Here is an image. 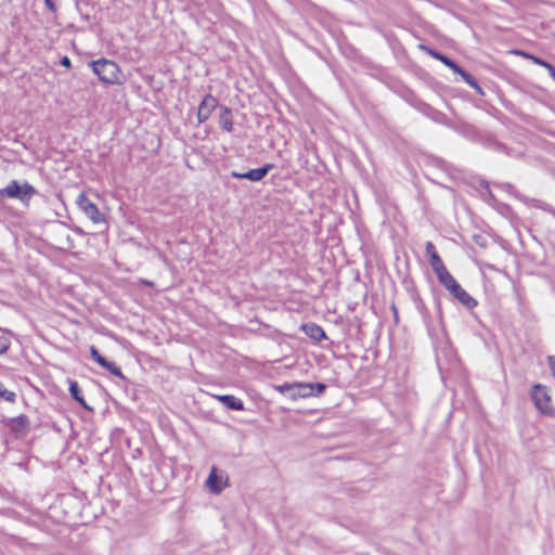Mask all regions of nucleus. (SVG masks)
<instances>
[{
    "instance_id": "29",
    "label": "nucleus",
    "mask_w": 555,
    "mask_h": 555,
    "mask_svg": "<svg viewBox=\"0 0 555 555\" xmlns=\"http://www.w3.org/2000/svg\"><path fill=\"white\" fill-rule=\"evenodd\" d=\"M548 72L551 76L555 79V67L553 66Z\"/></svg>"
},
{
    "instance_id": "30",
    "label": "nucleus",
    "mask_w": 555,
    "mask_h": 555,
    "mask_svg": "<svg viewBox=\"0 0 555 555\" xmlns=\"http://www.w3.org/2000/svg\"><path fill=\"white\" fill-rule=\"evenodd\" d=\"M544 67L550 70L553 66L550 63H546Z\"/></svg>"
},
{
    "instance_id": "2",
    "label": "nucleus",
    "mask_w": 555,
    "mask_h": 555,
    "mask_svg": "<svg viewBox=\"0 0 555 555\" xmlns=\"http://www.w3.org/2000/svg\"><path fill=\"white\" fill-rule=\"evenodd\" d=\"M89 65L101 81L108 85L119 83L120 69L114 61L100 59L91 61Z\"/></svg>"
},
{
    "instance_id": "4",
    "label": "nucleus",
    "mask_w": 555,
    "mask_h": 555,
    "mask_svg": "<svg viewBox=\"0 0 555 555\" xmlns=\"http://www.w3.org/2000/svg\"><path fill=\"white\" fill-rule=\"evenodd\" d=\"M531 399L535 408L543 414H548L552 410L551 397L546 387L537 384L532 387Z\"/></svg>"
},
{
    "instance_id": "16",
    "label": "nucleus",
    "mask_w": 555,
    "mask_h": 555,
    "mask_svg": "<svg viewBox=\"0 0 555 555\" xmlns=\"http://www.w3.org/2000/svg\"><path fill=\"white\" fill-rule=\"evenodd\" d=\"M16 393L8 390L4 385L0 382V400L7 401V402H15Z\"/></svg>"
},
{
    "instance_id": "9",
    "label": "nucleus",
    "mask_w": 555,
    "mask_h": 555,
    "mask_svg": "<svg viewBox=\"0 0 555 555\" xmlns=\"http://www.w3.org/2000/svg\"><path fill=\"white\" fill-rule=\"evenodd\" d=\"M7 427L14 434H26L29 429V420L25 414L12 417L8 421Z\"/></svg>"
},
{
    "instance_id": "3",
    "label": "nucleus",
    "mask_w": 555,
    "mask_h": 555,
    "mask_svg": "<svg viewBox=\"0 0 555 555\" xmlns=\"http://www.w3.org/2000/svg\"><path fill=\"white\" fill-rule=\"evenodd\" d=\"M35 194L37 190L26 181L21 184L17 180H11L5 188L0 189V198H16L22 203H28Z\"/></svg>"
},
{
    "instance_id": "10",
    "label": "nucleus",
    "mask_w": 555,
    "mask_h": 555,
    "mask_svg": "<svg viewBox=\"0 0 555 555\" xmlns=\"http://www.w3.org/2000/svg\"><path fill=\"white\" fill-rule=\"evenodd\" d=\"M218 122L222 130L227 132H231L233 130L232 111L229 107L224 105L219 107Z\"/></svg>"
},
{
    "instance_id": "33",
    "label": "nucleus",
    "mask_w": 555,
    "mask_h": 555,
    "mask_svg": "<svg viewBox=\"0 0 555 555\" xmlns=\"http://www.w3.org/2000/svg\"><path fill=\"white\" fill-rule=\"evenodd\" d=\"M357 555H369L367 553H359Z\"/></svg>"
},
{
    "instance_id": "24",
    "label": "nucleus",
    "mask_w": 555,
    "mask_h": 555,
    "mask_svg": "<svg viewBox=\"0 0 555 555\" xmlns=\"http://www.w3.org/2000/svg\"><path fill=\"white\" fill-rule=\"evenodd\" d=\"M547 363L553 373V376L555 377V356L547 357Z\"/></svg>"
},
{
    "instance_id": "7",
    "label": "nucleus",
    "mask_w": 555,
    "mask_h": 555,
    "mask_svg": "<svg viewBox=\"0 0 555 555\" xmlns=\"http://www.w3.org/2000/svg\"><path fill=\"white\" fill-rule=\"evenodd\" d=\"M218 106L217 99L211 94H206L202 102L199 103L197 111V120L198 124L205 122L214 112V109Z\"/></svg>"
},
{
    "instance_id": "31",
    "label": "nucleus",
    "mask_w": 555,
    "mask_h": 555,
    "mask_svg": "<svg viewBox=\"0 0 555 555\" xmlns=\"http://www.w3.org/2000/svg\"><path fill=\"white\" fill-rule=\"evenodd\" d=\"M284 388H288V385H285V386L281 387L280 389L283 390Z\"/></svg>"
},
{
    "instance_id": "27",
    "label": "nucleus",
    "mask_w": 555,
    "mask_h": 555,
    "mask_svg": "<svg viewBox=\"0 0 555 555\" xmlns=\"http://www.w3.org/2000/svg\"><path fill=\"white\" fill-rule=\"evenodd\" d=\"M353 222H354L356 230H357L359 236L362 240L363 235H364V230L362 231V229L360 228V224H359V222L357 220H354Z\"/></svg>"
},
{
    "instance_id": "13",
    "label": "nucleus",
    "mask_w": 555,
    "mask_h": 555,
    "mask_svg": "<svg viewBox=\"0 0 555 555\" xmlns=\"http://www.w3.org/2000/svg\"><path fill=\"white\" fill-rule=\"evenodd\" d=\"M69 392L75 401H77L82 408L91 411L92 409L86 403L83 396L81 395L80 387L77 382H69Z\"/></svg>"
},
{
    "instance_id": "32",
    "label": "nucleus",
    "mask_w": 555,
    "mask_h": 555,
    "mask_svg": "<svg viewBox=\"0 0 555 555\" xmlns=\"http://www.w3.org/2000/svg\"><path fill=\"white\" fill-rule=\"evenodd\" d=\"M353 287H357V288L361 289V286L359 284L353 285Z\"/></svg>"
},
{
    "instance_id": "26",
    "label": "nucleus",
    "mask_w": 555,
    "mask_h": 555,
    "mask_svg": "<svg viewBox=\"0 0 555 555\" xmlns=\"http://www.w3.org/2000/svg\"><path fill=\"white\" fill-rule=\"evenodd\" d=\"M60 64H61L62 66H64V67L69 68V67H70V65H72V62H70V60H69V57H68V56H63V57L60 60Z\"/></svg>"
},
{
    "instance_id": "25",
    "label": "nucleus",
    "mask_w": 555,
    "mask_h": 555,
    "mask_svg": "<svg viewBox=\"0 0 555 555\" xmlns=\"http://www.w3.org/2000/svg\"><path fill=\"white\" fill-rule=\"evenodd\" d=\"M311 385L314 386V393H317V395L323 392L325 389V385L322 383H315V384H311Z\"/></svg>"
},
{
    "instance_id": "1",
    "label": "nucleus",
    "mask_w": 555,
    "mask_h": 555,
    "mask_svg": "<svg viewBox=\"0 0 555 555\" xmlns=\"http://www.w3.org/2000/svg\"><path fill=\"white\" fill-rule=\"evenodd\" d=\"M439 283L443 285V287L449 291V293L457 299L464 307L467 309H473L477 306V300L474 299L462 286L456 282V280L451 275L449 271H446L443 274L437 278Z\"/></svg>"
},
{
    "instance_id": "21",
    "label": "nucleus",
    "mask_w": 555,
    "mask_h": 555,
    "mask_svg": "<svg viewBox=\"0 0 555 555\" xmlns=\"http://www.w3.org/2000/svg\"><path fill=\"white\" fill-rule=\"evenodd\" d=\"M10 347V340L5 336H0V354H3L8 351Z\"/></svg>"
},
{
    "instance_id": "18",
    "label": "nucleus",
    "mask_w": 555,
    "mask_h": 555,
    "mask_svg": "<svg viewBox=\"0 0 555 555\" xmlns=\"http://www.w3.org/2000/svg\"><path fill=\"white\" fill-rule=\"evenodd\" d=\"M296 387L299 389L298 393L301 397L314 395V386L311 384H297Z\"/></svg>"
},
{
    "instance_id": "23",
    "label": "nucleus",
    "mask_w": 555,
    "mask_h": 555,
    "mask_svg": "<svg viewBox=\"0 0 555 555\" xmlns=\"http://www.w3.org/2000/svg\"><path fill=\"white\" fill-rule=\"evenodd\" d=\"M44 3L47 5V8L49 9V11L51 12H56V3H55V0H44Z\"/></svg>"
},
{
    "instance_id": "14",
    "label": "nucleus",
    "mask_w": 555,
    "mask_h": 555,
    "mask_svg": "<svg viewBox=\"0 0 555 555\" xmlns=\"http://www.w3.org/2000/svg\"><path fill=\"white\" fill-rule=\"evenodd\" d=\"M427 53L433 56L436 60H439L441 63H443L447 67L450 69H453L456 65V63L448 57L447 55L442 54L441 52L434 50V49H426Z\"/></svg>"
},
{
    "instance_id": "17",
    "label": "nucleus",
    "mask_w": 555,
    "mask_h": 555,
    "mask_svg": "<svg viewBox=\"0 0 555 555\" xmlns=\"http://www.w3.org/2000/svg\"><path fill=\"white\" fill-rule=\"evenodd\" d=\"M102 367L106 369L108 372H111L113 375L126 379L125 375L122 374L121 370L114 363L108 360L105 361V365H102Z\"/></svg>"
},
{
    "instance_id": "19",
    "label": "nucleus",
    "mask_w": 555,
    "mask_h": 555,
    "mask_svg": "<svg viewBox=\"0 0 555 555\" xmlns=\"http://www.w3.org/2000/svg\"><path fill=\"white\" fill-rule=\"evenodd\" d=\"M90 357L99 364V365H105V361H106V358H104L100 352L99 350L94 347V346H91L90 349Z\"/></svg>"
},
{
    "instance_id": "22",
    "label": "nucleus",
    "mask_w": 555,
    "mask_h": 555,
    "mask_svg": "<svg viewBox=\"0 0 555 555\" xmlns=\"http://www.w3.org/2000/svg\"><path fill=\"white\" fill-rule=\"evenodd\" d=\"M455 74H459L463 79H465V77H467L468 75H470L469 73H467L465 69H463L461 66H459L457 64L455 65V67L452 69Z\"/></svg>"
},
{
    "instance_id": "20",
    "label": "nucleus",
    "mask_w": 555,
    "mask_h": 555,
    "mask_svg": "<svg viewBox=\"0 0 555 555\" xmlns=\"http://www.w3.org/2000/svg\"><path fill=\"white\" fill-rule=\"evenodd\" d=\"M464 81L468 86H470L473 89H475L479 94L483 95V91H482L481 87L479 86L478 81L472 75H468L467 77H465Z\"/></svg>"
},
{
    "instance_id": "6",
    "label": "nucleus",
    "mask_w": 555,
    "mask_h": 555,
    "mask_svg": "<svg viewBox=\"0 0 555 555\" xmlns=\"http://www.w3.org/2000/svg\"><path fill=\"white\" fill-rule=\"evenodd\" d=\"M274 164L268 163L264 164L262 167L250 169L246 172H238V171H231L230 176L234 179H246L251 182H259L261 181L270 170L274 168Z\"/></svg>"
},
{
    "instance_id": "8",
    "label": "nucleus",
    "mask_w": 555,
    "mask_h": 555,
    "mask_svg": "<svg viewBox=\"0 0 555 555\" xmlns=\"http://www.w3.org/2000/svg\"><path fill=\"white\" fill-rule=\"evenodd\" d=\"M426 254L429 258L430 267L433 268L434 272L436 273L437 278L443 274L448 269L443 264L442 259L436 251L435 245L431 242H427L425 245Z\"/></svg>"
},
{
    "instance_id": "12",
    "label": "nucleus",
    "mask_w": 555,
    "mask_h": 555,
    "mask_svg": "<svg viewBox=\"0 0 555 555\" xmlns=\"http://www.w3.org/2000/svg\"><path fill=\"white\" fill-rule=\"evenodd\" d=\"M301 328L307 336L317 341H320L321 339L325 338L324 330L315 323L304 324Z\"/></svg>"
},
{
    "instance_id": "5",
    "label": "nucleus",
    "mask_w": 555,
    "mask_h": 555,
    "mask_svg": "<svg viewBox=\"0 0 555 555\" xmlns=\"http://www.w3.org/2000/svg\"><path fill=\"white\" fill-rule=\"evenodd\" d=\"M78 207L85 212V215L94 223L104 222L105 218L100 212L98 206L92 203L85 193H81L77 197Z\"/></svg>"
},
{
    "instance_id": "15",
    "label": "nucleus",
    "mask_w": 555,
    "mask_h": 555,
    "mask_svg": "<svg viewBox=\"0 0 555 555\" xmlns=\"http://www.w3.org/2000/svg\"><path fill=\"white\" fill-rule=\"evenodd\" d=\"M218 482H219V477L216 475V468H212L207 478V486L215 493H219L222 490V488L218 486Z\"/></svg>"
},
{
    "instance_id": "28",
    "label": "nucleus",
    "mask_w": 555,
    "mask_h": 555,
    "mask_svg": "<svg viewBox=\"0 0 555 555\" xmlns=\"http://www.w3.org/2000/svg\"><path fill=\"white\" fill-rule=\"evenodd\" d=\"M531 59L534 61V63L539 64V65H542V66H545L546 65V61H543L539 57H535V56H531Z\"/></svg>"
},
{
    "instance_id": "11",
    "label": "nucleus",
    "mask_w": 555,
    "mask_h": 555,
    "mask_svg": "<svg viewBox=\"0 0 555 555\" xmlns=\"http://www.w3.org/2000/svg\"><path fill=\"white\" fill-rule=\"evenodd\" d=\"M216 398L229 410H233V411H243L244 410L243 401L233 395H219V396H216Z\"/></svg>"
}]
</instances>
